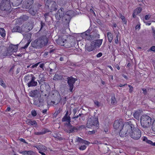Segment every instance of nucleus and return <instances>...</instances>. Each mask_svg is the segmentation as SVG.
Listing matches in <instances>:
<instances>
[{"label":"nucleus","instance_id":"nucleus-1","mask_svg":"<svg viewBox=\"0 0 155 155\" xmlns=\"http://www.w3.org/2000/svg\"><path fill=\"white\" fill-rule=\"evenodd\" d=\"M113 127L115 129L120 130L119 135L121 137H124L126 135L128 131L131 130L132 126L130 125L128 122L124 123L121 120H115L113 125Z\"/></svg>","mask_w":155,"mask_h":155},{"label":"nucleus","instance_id":"nucleus-2","mask_svg":"<svg viewBox=\"0 0 155 155\" xmlns=\"http://www.w3.org/2000/svg\"><path fill=\"white\" fill-rule=\"evenodd\" d=\"M48 42V39L45 36L38 38L31 43L32 46L36 48H40L46 45Z\"/></svg>","mask_w":155,"mask_h":155},{"label":"nucleus","instance_id":"nucleus-3","mask_svg":"<svg viewBox=\"0 0 155 155\" xmlns=\"http://www.w3.org/2000/svg\"><path fill=\"white\" fill-rule=\"evenodd\" d=\"M153 122V119L147 115H142L140 118V123L141 126L144 128L150 127Z\"/></svg>","mask_w":155,"mask_h":155},{"label":"nucleus","instance_id":"nucleus-4","mask_svg":"<svg viewBox=\"0 0 155 155\" xmlns=\"http://www.w3.org/2000/svg\"><path fill=\"white\" fill-rule=\"evenodd\" d=\"M130 125L132 126L131 128V130H129L128 129V131L126 134H129L130 137L135 140L138 139L141 137V132L139 129H137L134 130V126L132 124H130Z\"/></svg>","mask_w":155,"mask_h":155},{"label":"nucleus","instance_id":"nucleus-5","mask_svg":"<svg viewBox=\"0 0 155 155\" xmlns=\"http://www.w3.org/2000/svg\"><path fill=\"white\" fill-rule=\"evenodd\" d=\"M28 25L29 26L28 27L26 26H25V25H23L21 28L19 26H16L14 27L12 29V32H21L22 31H24L28 32L31 30L32 28V25L31 24H30L29 23Z\"/></svg>","mask_w":155,"mask_h":155},{"label":"nucleus","instance_id":"nucleus-6","mask_svg":"<svg viewBox=\"0 0 155 155\" xmlns=\"http://www.w3.org/2000/svg\"><path fill=\"white\" fill-rule=\"evenodd\" d=\"M35 78L32 74L28 75L25 77V80L26 81H30L27 83L28 87H35L37 85V82L35 81Z\"/></svg>","mask_w":155,"mask_h":155},{"label":"nucleus","instance_id":"nucleus-7","mask_svg":"<svg viewBox=\"0 0 155 155\" xmlns=\"http://www.w3.org/2000/svg\"><path fill=\"white\" fill-rule=\"evenodd\" d=\"M11 7L10 0H2L0 4V9L1 10H9Z\"/></svg>","mask_w":155,"mask_h":155},{"label":"nucleus","instance_id":"nucleus-8","mask_svg":"<svg viewBox=\"0 0 155 155\" xmlns=\"http://www.w3.org/2000/svg\"><path fill=\"white\" fill-rule=\"evenodd\" d=\"M57 43L66 48H69L72 45L63 37H60L56 41Z\"/></svg>","mask_w":155,"mask_h":155},{"label":"nucleus","instance_id":"nucleus-9","mask_svg":"<svg viewBox=\"0 0 155 155\" xmlns=\"http://www.w3.org/2000/svg\"><path fill=\"white\" fill-rule=\"evenodd\" d=\"M99 126L98 119L97 118H94L91 119L89 118L87 124V127L88 128H91L93 126L98 127Z\"/></svg>","mask_w":155,"mask_h":155},{"label":"nucleus","instance_id":"nucleus-10","mask_svg":"<svg viewBox=\"0 0 155 155\" xmlns=\"http://www.w3.org/2000/svg\"><path fill=\"white\" fill-rule=\"evenodd\" d=\"M71 12V11L68 12L64 15V8H61L60 9L58 10L57 13L55 15L56 18L57 20H60L61 18H62L64 16V17H65L66 15L68 16V18L69 19L70 18V16L68 13H70Z\"/></svg>","mask_w":155,"mask_h":155},{"label":"nucleus","instance_id":"nucleus-11","mask_svg":"<svg viewBox=\"0 0 155 155\" xmlns=\"http://www.w3.org/2000/svg\"><path fill=\"white\" fill-rule=\"evenodd\" d=\"M45 5L50 9L51 12L55 11L57 9V5L56 3L54 1L47 0Z\"/></svg>","mask_w":155,"mask_h":155},{"label":"nucleus","instance_id":"nucleus-12","mask_svg":"<svg viewBox=\"0 0 155 155\" xmlns=\"http://www.w3.org/2000/svg\"><path fill=\"white\" fill-rule=\"evenodd\" d=\"M68 83L69 87V91L72 92L74 88V84L75 81H77V79L70 77L68 78Z\"/></svg>","mask_w":155,"mask_h":155},{"label":"nucleus","instance_id":"nucleus-13","mask_svg":"<svg viewBox=\"0 0 155 155\" xmlns=\"http://www.w3.org/2000/svg\"><path fill=\"white\" fill-rule=\"evenodd\" d=\"M77 130V129L74 127H73L70 123L66 124L65 126V130L67 132L71 133Z\"/></svg>","mask_w":155,"mask_h":155},{"label":"nucleus","instance_id":"nucleus-14","mask_svg":"<svg viewBox=\"0 0 155 155\" xmlns=\"http://www.w3.org/2000/svg\"><path fill=\"white\" fill-rule=\"evenodd\" d=\"M103 42V39H98L94 41L91 42V45L95 48H99Z\"/></svg>","mask_w":155,"mask_h":155},{"label":"nucleus","instance_id":"nucleus-15","mask_svg":"<svg viewBox=\"0 0 155 155\" xmlns=\"http://www.w3.org/2000/svg\"><path fill=\"white\" fill-rule=\"evenodd\" d=\"M90 30H88L82 34L81 35L83 38L86 39L91 40L92 38V37L90 35Z\"/></svg>","mask_w":155,"mask_h":155},{"label":"nucleus","instance_id":"nucleus-16","mask_svg":"<svg viewBox=\"0 0 155 155\" xmlns=\"http://www.w3.org/2000/svg\"><path fill=\"white\" fill-rule=\"evenodd\" d=\"M75 142H78V144H85V145H88L89 143L87 141L84 140L81 138L77 137L76 138V140L75 141Z\"/></svg>","mask_w":155,"mask_h":155},{"label":"nucleus","instance_id":"nucleus-17","mask_svg":"<svg viewBox=\"0 0 155 155\" xmlns=\"http://www.w3.org/2000/svg\"><path fill=\"white\" fill-rule=\"evenodd\" d=\"M26 123L29 125L33 126L34 127H36L37 125V123L35 120L28 119L26 121Z\"/></svg>","mask_w":155,"mask_h":155},{"label":"nucleus","instance_id":"nucleus-18","mask_svg":"<svg viewBox=\"0 0 155 155\" xmlns=\"http://www.w3.org/2000/svg\"><path fill=\"white\" fill-rule=\"evenodd\" d=\"M70 117L68 116V112H67L64 117L62 118V121L63 122H67L68 123H66V124H70Z\"/></svg>","mask_w":155,"mask_h":155},{"label":"nucleus","instance_id":"nucleus-19","mask_svg":"<svg viewBox=\"0 0 155 155\" xmlns=\"http://www.w3.org/2000/svg\"><path fill=\"white\" fill-rule=\"evenodd\" d=\"M39 151H42L43 152H45L46 150V147L44 146L40 145L38 146H35Z\"/></svg>","mask_w":155,"mask_h":155},{"label":"nucleus","instance_id":"nucleus-20","mask_svg":"<svg viewBox=\"0 0 155 155\" xmlns=\"http://www.w3.org/2000/svg\"><path fill=\"white\" fill-rule=\"evenodd\" d=\"M142 139L143 141L147 143L150 144L153 146H155V142L153 143L151 141L148 140L146 137H142Z\"/></svg>","mask_w":155,"mask_h":155},{"label":"nucleus","instance_id":"nucleus-21","mask_svg":"<svg viewBox=\"0 0 155 155\" xmlns=\"http://www.w3.org/2000/svg\"><path fill=\"white\" fill-rule=\"evenodd\" d=\"M10 48L11 50L13 52H15L17 51L18 49V47L17 45H11L10 46Z\"/></svg>","mask_w":155,"mask_h":155},{"label":"nucleus","instance_id":"nucleus-22","mask_svg":"<svg viewBox=\"0 0 155 155\" xmlns=\"http://www.w3.org/2000/svg\"><path fill=\"white\" fill-rule=\"evenodd\" d=\"M140 114V111L138 110L136 111L134 114V117L137 120H139Z\"/></svg>","mask_w":155,"mask_h":155},{"label":"nucleus","instance_id":"nucleus-23","mask_svg":"<svg viewBox=\"0 0 155 155\" xmlns=\"http://www.w3.org/2000/svg\"><path fill=\"white\" fill-rule=\"evenodd\" d=\"M22 2V0H15L13 2H12V5L13 6H18Z\"/></svg>","mask_w":155,"mask_h":155},{"label":"nucleus","instance_id":"nucleus-24","mask_svg":"<svg viewBox=\"0 0 155 155\" xmlns=\"http://www.w3.org/2000/svg\"><path fill=\"white\" fill-rule=\"evenodd\" d=\"M11 50V48H10V47L9 46L8 48L7 49V50L5 52L6 53L4 55V56H9L11 55L12 53L13 52Z\"/></svg>","mask_w":155,"mask_h":155},{"label":"nucleus","instance_id":"nucleus-25","mask_svg":"<svg viewBox=\"0 0 155 155\" xmlns=\"http://www.w3.org/2000/svg\"><path fill=\"white\" fill-rule=\"evenodd\" d=\"M107 36L109 41L111 43L113 40V35L110 32H108L107 33Z\"/></svg>","mask_w":155,"mask_h":155},{"label":"nucleus","instance_id":"nucleus-26","mask_svg":"<svg viewBox=\"0 0 155 155\" xmlns=\"http://www.w3.org/2000/svg\"><path fill=\"white\" fill-rule=\"evenodd\" d=\"M38 92V91L37 90H35L31 91L30 92L29 95L30 96L34 97L35 96Z\"/></svg>","mask_w":155,"mask_h":155},{"label":"nucleus","instance_id":"nucleus-27","mask_svg":"<svg viewBox=\"0 0 155 155\" xmlns=\"http://www.w3.org/2000/svg\"><path fill=\"white\" fill-rule=\"evenodd\" d=\"M0 34L3 37H4L5 36V31L3 28H0Z\"/></svg>","mask_w":155,"mask_h":155},{"label":"nucleus","instance_id":"nucleus-28","mask_svg":"<svg viewBox=\"0 0 155 155\" xmlns=\"http://www.w3.org/2000/svg\"><path fill=\"white\" fill-rule=\"evenodd\" d=\"M111 103L112 104H115L117 103V101L114 96H113L110 99Z\"/></svg>","mask_w":155,"mask_h":155},{"label":"nucleus","instance_id":"nucleus-29","mask_svg":"<svg viewBox=\"0 0 155 155\" xmlns=\"http://www.w3.org/2000/svg\"><path fill=\"white\" fill-rule=\"evenodd\" d=\"M95 48L91 44V45L89 46H87L86 49L89 52L92 51Z\"/></svg>","mask_w":155,"mask_h":155},{"label":"nucleus","instance_id":"nucleus-30","mask_svg":"<svg viewBox=\"0 0 155 155\" xmlns=\"http://www.w3.org/2000/svg\"><path fill=\"white\" fill-rule=\"evenodd\" d=\"M29 12L32 15H34L36 13V11L34 10L33 8H31L29 10Z\"/></svg>","mask_w":155,"mask_h":155},{"label":"nucleus","instance_id":"nucleus-31","mask_svg":"<svg viewBox=\"0 0 155 155\" xmlns=\"http://www.w3.org/2000/svg\"><path fill=\"white\" fill-rule=\"evenodd\" d=\"M120 18L122 20L123 22L125 24L127 23V21L125 20V17L121 14H120L119 15Z\"/></svg>","mask_w":155,"mask_h":155},{"label":"nucleus","instance_id":"nucleus-32","mask_svg":"<svg viewBox=\"0 0 155 155\" xmlns=\"http://www.w3.org/2000/svg\"><path fill=\"white\" fill-rule=\"evenodd\" d=\"M142 10V8H141L139 7L137 8L134 11L135 12V13L138 14L141 12Z\"/></svg>","mask_w":155,"mask_h":155},{"label":"nucleus","instance_id":"nucleus-33","mask_svg":"<svg viewBox=\"0 0 155 155\" xmlns=\"http://www.w3.org/2000/svg\"><path fill=\"white\" fill-rule=\"evenodd\" d=\"M47 132V131L45 130L44 131L35 132V134L36 135H40L44 134Z\"/></svg>","mask_w":155,"mask_h":155},{"label":"nucleus","instance_id":"nucleus-34","mask_svg":"<svg viewBox=\"0 0 155 155\" xmlns=\"http://www.w3.org/2000/svg\"><path fill=\"white\" fill-rule=\"evenodd\" d=\"M152 124V129L153 131L155 132V120L153 122Z\"/></svg>","mask_w":155,"mask_h":155},{"label":"nucleus","instance_id":"nucleus-35","mask_svg":"<svg viewBox=\"0 0 155 155\" xmlns=\"http://www.w3.org/2000/svg\"><path fill=\"white\" fill-rule=\"evenodd\" d=\"M61 78V77L58 74H55L53 78V79L56 80V79H59Z\"/></svg>","mask_w":155,"mask_h":155},{"label":"nucleus","instance_id":"nucleus-36","mask_svg":"<svg viewBox=\"0 0 155 155\" xmlns=\"http://www.w3.org/2000/svg\"><path fill=\"white\" fill-rule=\"evenodd\" d=\"M27 155H35V153L31 150L28 151Z\"/></svg>","mask_w":155,"mask_h":155},{"label":"nucleus","instance_id":"nucleus-37","mask_svg":"<svg viewBox=\"0 0 155 155\" xmlns=\"http://www.w3.org/2000/svg\"><path fill=\"white\" fill-rule=\"evenodd\" d=\"M86 148V147L85 145H82L81 147H80L79 149L81 150H85Z\"/></svg>","mask_w":155,"mask_h":155},{"label":"nucleus","instance_id":"nucleus-38","mask_svg":"<svg viewBox=\"0 0 155 155\" xmlns=\"http://www.w3.org/2000/svg\"><path fill=\"white\" fill-rule=\"evenodd\" d=\"M31 114L34 117L36 116L37 115V113L36 111L35 110H32L31 111Z\"/></svg>","mask_w":155,"mask_h":155},{"label":"nucleus","instance_id":"nucleus-39","mask_svg":"<svg viewBox=\"0 0 155 155\" xmlns=\"http://www.w3.org/2000/svg\"><path fill=\"white\" fill-rule=\"evenodd\" d=\"M28 151H25L20 152V154L23 155H27Z\"/></svg>","mask_w":155,"mask_h":155},{"label":"nucleus","instance_id":"nucleus-40","mask_svg":"<svg viewBox=\"0 0 155 155\" xmlns=\"http://www.w3.org/2000/svg\"><path fill=\"white\" fill-rule=\"evenodd\" d=\"M0 84L3 87H5V86L4 82L1 80H0Z\"/></svg>","mask_w":155,"mask_h":155},{"label":"nucleus","instance_id":"nucleus-41","mask_svg":"<svg viewBox=\"0 0 155 155\" xmlns=\"http://www.w3.org/2000/svg\"><path fill=\"white\" fill-rule=\"evenodd\" d=\"M128 86L130 88L129 92L130 93H131L133 91V87L132 86H131L130 85H129Z\"/></svg>","mask_w":155,"mask_h":155},{"label":"nucleus","instance_id":"nucleus-42","mask_svg":"<svg viewBox=\"0 0 155 155\" xmlns=\"http://www.w3.org/2000/svg\"><path fill=\"white\" fill-rule=\"evenodd\" d=\"M151 17V15H146L145 17V18L146 20H147L149 19Z\"/></svg>","mask_w":155,"mask_h":155},{"label":"nucleus","instance_id":"nucleus-43","mask_svg":"<svg viewBox=\"0 0 155 155\" xmlns=\"http://www.w3.org/2000/svg\"><path fill=\"white\" fill-rule=\"evenodd\" d=\"M96 132L95 130H93L92 131H89L88 132V134H94Z\"/></svg>","mask_w":155,"mask_h":155},{"label":"nucleus","instance_id":"nucleus-44","mask_svg":"<svg viewBox=\"0 0 155 155\" xmlns=\"http://www.w3.org/2000/svg\"><path fill=\"white\" fill-rule=\"evenodd\" d=\"M150 50L152 51L155 52V46H153L151 47L150 48Z\"/></svg>","mask_w":155,"mask_h":155},{"label":"nucleus","instance_id":"nucleus-45","mask_svg":"<svg viewBox=\"0 0 155 155\" xmlns=\"http://www.w3.org/2000/svg\"><path fill=\"white\" fill-rule=\"evenodd\" d=\"M39 62H38V63H36L35 64L32 65V66L31 67L32 68H34L35 67H37L38 65L39 64Z\"/></svg>","mask_w":155,"mask_h":155},{"label":"nucleus","instance_id":"nucleus-46","mask_svg":"<svg viewBox=\"0 0 155 155\" xmlns=\"http://www.w3.org/2000/svg\"><path fill=\"white\" fill-rule=\"evenodd\" d=\"M151 28H152V31L153 32V35L155 38V29L154 28V27L153 26H152Z\"/></svg>","mask_w":155,"mask_h":155},{"label":"nucleus","instance_id":"nucleus-47","mask_svg":"<svg viewBox=\"0 0 155 155\" xmlns=\"http://www.w3.org/2000/svg\"><path fill=\"white\" fill-rule=\"evenodd\" d=\"M90 12L92 14H93V15L94 16H96V15H95V13L94 11H93V10L92 9H90Z\"/></svg>","mask_w":155,"mask_h":155},{"label":"nucleus","instance_id":"nucleus-48","mask_svg":"<svg viewBox=\"0 0 155 155\" xmlns=\"http://www.w3.org/2000/svg\"><path fill=\"white\" fill-rule=\"evenodd\" d=\"M118 35H117L116 37V39H115V42L116 44H117L118 41Z\"/></svg>","mask_w":155,"mask_h":155},{"label":"nucleus","instance_id":"nucleus-49","mask_svg":"<svg viewBox=\"0 0 155 155\" xmlns=\"http://www.w3.org/2000/svg\"><path fill=\"white\" fill-rule=\"evenodd\" d=\"M102 53L100 52L98 53L97 55V58H99L102 56Z\"/></svg>","mask_w":155,"mask_h":155},{"label":"nucleus","instance_id":"nucleus-50","mask_svg":"<svg viewBox=\"0 0 155 155\" xmlns=\"http://www.w3.org/2000/svg\"><path fill=\"white\" fill-rule=\"evenodd\" d=\"M94 103L95 104L96 106H99V103L98 101H94Z\"/></svg>","mask_w":155,"mask_h":155},{"label":"nucleus","instance_id":"nucleus-51","mask_svg":"<svg viewBox=\"0 0 155 155\" xmlns=\"http://www.w3.org/2000/svg\"><path fill=\"white\" fill-rule=\"evenodd\" d=\"M30 44V42H28L24 46V47H23V48L25 49L28 47V45H29Z\"/></svg>","mask_w":155,"mask_h":155},{"label":"nucleus","instance_id":"nucleus-52","mask_svg":"<svg viewBox=\"0 0 155 155\" xmlns=\"http://www.w3.org/2000/svg\"><path fill=\"white\" fill-rule=\"evenodd\" d=\"M140 25H136L135 27L136 29H140Z\"/></svg>","mask_w":155,"mask_h":155},{"label":"nucleus","instance_id":"nucleus-53","mask_svg":"<svg viewBox=\"0 0 155 155\" xmlns=\"http://www.w3.org/2000/svg\"><path fill=\"white\" fill-rule=\"evenodd\" d=\"M54 137L56 138H57L59 139H60V137H59L58 136L55 135H54Z\"/></svg>","mask_w":155,"mask_h":155},{"label":"nucleus","instance_id":"nucleus-54","mask_svg":"<svg viewBox=\"0 0 155 155\" xmlns=\"http://www.w3.org/2000/svg\"><path fill=\"white\" fill-rule=\"evenodd\" d=\"M94 143H95V144H101V142H100V141L98 142V141H95Z\"/></svg>","mask_w":155,"mask_h":155},{"label":"nucleus","instance_id":"nucleus-55","mask_svg":"<svg viewBox=\"0 0 155 155\" xmlns=\"http://www.w3.org/2000/svg\"><path fill=\"white\" fill-rule=\"evenodd\" d=\"M143 91V93L144 94H146L147 92V90L146 89L143 88L142 89Z\"/></svg>","mask_w":155,"mask_h":155},{"label":"nucleus","instance_id":"nucleus-56","mask_svg":"<svg viewBox=\"0 0 155 155\" xmlns=\"http://www.w3.org/2000/svg\"><path fill=\"white\" fill-rule=\"evenodd\" d=\"M44 64H43V63L41 64L40 65V67L41 68H43V67H44Z\"/></svg>","mask_w":155,"mask_h":155},{"label":"nucleus","instance_id":"nucleus-57","mask_svg":"<svg viewBox=\"0 0 155 155\" xmlns=\"http://www.w3.org/2000/svg\"><path fill=\"white\" fill-rule=\"evenodd\" d=\"M137 14H136L135 13V12L134 11V12L133 14V18H135L136 15H137Z\"/></svg>","mask_w":155,"mask_h":155},{"label":"nucleus","instance_id":"nucleus-58","mask_svg":"<svg viewBox=\"0 0 155 155\" xmlns=\"http://www.w3.org/2000/svg\"><path fill=\"white\" fill-rule=\"evenodd\" d=\"M39 153L42 155H46V154L42 152V151H39Z\"/></svg>","mask_w":155,"mask_h":155},{"label":"nucleus","instance_id":"nucleus-59","mask_svg":"<svg viewBox=\"0 0 155 155\" xmlns=\"http://www.w3.org/2000/svg\"><path fill=\"white\" fill-rule=\"evenodd\" d=\"M144 23H145L146 25H151V23H150V22H144Z\"/></svg>","mask_w":155,"mask_h":155},{"label":"nucleus","instance_id":"nucleus-60","mask_svg":"<svg viewBox=\"0 0 155 155\" xmlns=\"http://www.w3.org/2000/svg\"><path fill=\"white\" fill-rule=\"evenodd\" d=\"M10 108L9 107H8L6 109V111H9L10 110Z\"/></svg>","mask_w":155,"mask_h":155},{"label":"nucleus","instance_id":"nucleus-61","mask_svg":"<svg viewBox=\"0 0 155 155\" xmlns=\"http://www.w3.org/2000/svg\"><path fill=\"white\" fill-rule=\"evenodd\" d=\"M48 15V13H46L45 14L44 16L45 18H46L47 16Z\"/></svg>","mask_w":155,"mask_h":155},{"label":"nucleus","instance_id":"nucleus-62","mask_svg":"<svg viewBox=\"0 0 155 155\" xmlns=\"http://www.w3.org/2000/svg\"><path fill=\"white\" fill-rule=\"evenodd\" d=\"M47 111V109H44L43 110L42 112L43 113L45 114L46 112Z\"/></svg>","mask_w":155,"mask_h":155},{"label":"nucleus","instance_id":"nucleus-63","mask_svg":"<svg viewBox=\"0 0 155 155\" xmlns=\"http://www.w3.org/2000/svg\"><path fill=\"white\" fill-rule=\"evenodd\" d=\"M109 78H110L111 79V80H113L114 78H113V77L112 75H110L109 77Z\"/></svg>","mask_w":155,"mask_h":155},{"label":"nucleus","instance_id":"nucleus-64","mask_svg":"<svg viewBox=\"0 0 155 155\" xmlns=\"http://www.w3.org/2000/svg\"><path fill=\"white\" fill-rule=\"evenodd\" d=\"M123 76L125 78L127 79V76L125 75H123Z\"/></svg>","mask_w":155,"mask_h":155}]
</instances>
